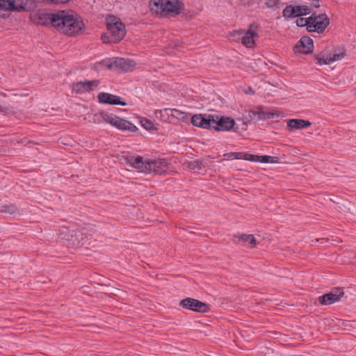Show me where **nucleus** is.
I'll use <instances>...</instances> for the list:
<instances>
[{
    "label": "nucleus",
    "mask_w": 356,
    "mask_h": 356,
    "mask_svg": "<svg viewBox=\"0 0 356 356\" xmlns=\"http://www.w3.org/2000/svg\"><path fill=\"white\" fill-rule=\"evenodd\" d=\"M17 211V207L14 204H8L2 205L0 209V212L14 214Z\"/></svg>",
    "instance_id": "nucleus-25"
},
{
    "label": "nucleus",
    "mask_w": 356,
    "mask_h": 356,
    "mask_svg": "<svg viewBox=\"0 0 356 356\" xmlns=\"http://www.w3.org/2000/svg\"><path fill=\"white\" fill-rule=\"evenodd\" d=\"M190 121L193 126L206 129H212L214 124V115L206 118L202 114H196L191 117Z\"/></svg>",
    "instance_id": "nucleus-13"
},
{
    "label": "nucleus",
    "mask_w": 356,
    "mask_h": 356,
    "mask_svg": "<svg viewBox=\"0 0 356 356\" xmlns=\"http://www.w3.org/2000/svg\"><path fill=\"white\" fill-rule=\"evenodd\" d=\"M310 4L312 6H314L315 8H318L321 6L320 0H312V2Z\"/></svg>",
    "instance_id": "nucleus-35"
},
{
    "label": "nucleus",
    "mask_w": 356,
    "mask_h": 356,
    "mask_svg": "<svg viewBox=\"0 0 356 356\" xmlns=\"http://www.w3.org/2000/svg\"><path fill=\"white\" fill-rule=\"evenodd\" d=\"M235 238L238 239V241L241 242L242 245L247 246L248 248H252L256 245V239L252 234H238L234 235Z\"/></svg>",
    "instance_id": "nucleus-23"
},
{
    "label": "nucleus",
    "mask_w": 356,
    "mask_h": 356,
    "mask_svg": "<svg viewBox=\"0 0 356 356\" xmlns=\"http://www.w3.org/2000/svg\"><path fill=\"white\" fill-rule=\"evenodd\" d=\"M36 3H44L49 5H57L60 3H66L70 1V0H35ZM38 6V4H36Z\"/></svg>",
    "instance_id": "nucleus-28"
},
{
    "label": "nucleus",
    "mask_w": 356,
    "mask_h": 356,
    "mask_svg": "<svg viewBox=\"0 0 356 356\" xmlns=\"http://www.w3.org/2000/svg\"><path fill=\"white\" fill-rule=\"evenodd\" d=\"M8 110L6 102L0 99V112L6 113Z\"/></svg>",
    "instance_id": "nucleus-34"
},
{
    "label": "nucleus",
    "mask_w": 356,
    "mask_h": 356,
    "mask_svg": "<svg viewBox=\"0 0 356 356\" xmlns=\"http://www.w3.org/2000/svg\"><path fill=\"white\" fill-rule=\"evenodd\" d=\"M100 115L104 122L118 129L129 131L131 132H135L138 129L137 127L131 122L124 120L118 116H115L104 111L100 113Z\"/></svg>",
    "instance_id": "nucleus-6"
},
{
    "label": "nucleus",
    "mask_w": 356,
    "mask_h": 356,
    "mask_svg": "<svg viewBox=\"0 0 356 356\" xmlns=\"http://www.w3.org/2000/svg\"><path fill=\"white\" fill-rule=\"evenodd\" d=\"M283 116V113L280 111H264L250 110L248 112L246 117L248 120L257 122L259 120H265Z\"/></svg>",
    "instance_id": "nucleus-7"
},
{
    "label": "nucleus",
    "mask_w": 356,
    "mask_h": 356,
    "mask_svg": "<svg viewBox=\"0 0 356 356\" xmlns=\"http://www.w3.org/2000/svg\"><path fill=\"white\" fill-rule=\"evenodd\" d=\"M314 59L316 61V63L318 65H328V64L330 63V61H328L329 57H327V58H323L319 54L316 55Z\"/></svg>",
    "instance_id": "nucleus-29"
},
{
    "label": "nucleus",
    "mask_w": 356,
    "mask_h": 356,
    "mask_svg": "<svg viewBox=\"0 0 356 356\" xmlns=\"http://www.w3.org/2000/svg\"><path fill=\"white\" fill-rule=\"evenodd\" d=\"M257 158H258V155H254V154H252L243 152V160L257 162V160H258Z\"/></svg>",
    "instance_id": "nucleus-31"
},
{
    "label": "nucleus",
    "mask_w": 356,
    "mask_h": 356,
    "mask_svg": "<svg viewBox=\"0 0 356 356\" xmlns=\"http://www.w3.org/2000/svg\"><path fill=\"white\" fill-rule=\"evenodd\" d=\"M136 62L131 59L124 58H115L107 64L106 67L109 70H121L123 72H129L133 70Z\"/></svg>",
    "instance_id": "nucleus-11"
},
{
    "label": "nucleus",
    "mask_w": 356,
    "mask_h": 356,
    "mask_svg": "<svg viewBox=\"0 0 356 356\" xmlns=\"http://www.w3.org/2000/svg\"><path fill=\"white\" fill-rule=\"evenodd\" d=\"M343 288L334 287L327 293H325L318 298V302L322 305H329L339 301L343 296Z\"/></svg>",
    "instance_id": "nucleus-9"
},
{
    "label": "nucleus",
    "mask_w": 356,
    "mask_h": 356,
    "mask_svg": "<svg viewBox=\"0 0 356 356\" xmlns=\"http://www.w3.org/2000/svg\"><path fill=\"white\" fill-rule=\"evenodd\" d=\"M236 33L241 35V42L247 47H252L254 45V38H258V34L253 31H238Z\"/></svg>",
    "instance_id": "nucleus-20"
},
{
    "label": "nucleus",
    "mask_w": 356,
    "mask_h": 356,
    "mask_svg": "<svg viewBox=\"0 0 356 356\" xmlns=\"http://www.w3.org/2000/svg\"><path fill=\"white\" fill-rule=\"evenodd\" d=\"M125 159L127 163L131 167L140 169L141 172H145L147 170L146 163H147V161H145L142 156H127Z\"/></svg>",
    "instance_id": "nucleus-21"
},
{
    "label": "nucleus",
    "mask_w": 356,
    "mask_h": 356,
    "mask_svg": "<svg viewBox=\"0 0 356 356\" xmlns=\"http://www.w3.org/2000/svg\"><path fill=\"white\" fill-rule=\"evenodd\" d=\"M161 114L164 113L168 115V118L172 119H177L182 121L183 122L188 123L190 121L191 116L188 113L183 112L177 108H164L159 111Z\"/></svg>",
    "instance_id": "nucleus-18"
},
{
    "label": "nucleus",
    "mask_w": 356,
    "mask_h": 356,
    "mask_svg": "<svg viewBox=\"0 0 356 356\" xmlns=\"http://www.w3.org/2000/svg\"><path fill=\"white\" fill-rule=\"evenodd\" d=\"M311 9L307 6H286L282 11L283 17L286 18L299 17L309 15Z\"/></svg>",
    "instance_id": "nucleus-10"
},
{
    "label": "nucleus",
    "mask_w": 356,
    "mask_h": 356,
    "mask_svg": "<svg viewBox=\"0 0 356 356\" xmlns=\"http://www.w3.org/2000/svg\"><path fill=\"white\" fill-rule=\"evenodd\" d=\"M99 80L84 81L72 84V90L76 93L90 92L99 85Z\"/></svg>",
    "instance_id": "nucleus-16"
},
{
    "label": "nucleus",
    "mask_w": 356,
    "mask_h": 356,
    "mask_svg": "<svg viewBox=\"0 0 356 356\" xmlns=\"http://www.w3.org/2000/svg\"><path fill=\"white\" fill-rule=\"evenodd\" d=\"M314 49L313 40L309 36H302L294 47L296 54H309L312 53Z\"/></svg>",
    "instance_id": "nucleus-14"
},
{
    "label": "nucleus",
    "mask_w": 356,
    "mask_h": 356,
    "mask_svg": "<svg viewBox=\"0 0 356 356\" xmlns=\"http://www.w3.org/2000/svg\"><path fill=\"white\" fill-rule=\"evenodd\" d=\"M37 8L35 0H0V11L31 12Z\"/></svg>",
    "instance_id": "nucleus-5"
},
{
    "label": "nucleus",
    "mask_w": 356,
    "mask_h": 356,
    "mask_svg": "<svg viewBox=\"0 0 356 356\" xmlns=\"http://www.w3.org/2000/svg\"><path fill=\"white\" fill-rule=\"evenodd\" d=\"M296 23L298 26H306L308 32L322 33L330 24V19L325 13L319 15L313 13L307 18L299 17L296 19Z\"/></svg>",
    "instance_id": "nucleus-4"
},
{
    "label": "nucleus",
    "mask_w": 356,
    "mask_h": 356,
    "mask_svg": "<svg viewBox=\"0 0 356 356\" xmlns=\"http://www.w3.org/2000/svg\"><path fill=\"white\" fill-rule=\"evenodd\" d=\"M346 51L344 50L337 52L336 51L333 53L332 56L329 57L328 61L331 63L332 62L340 60L346 56Z\"/></svg>",
    "instance_id": "nucleus-27"
},
{
    "label": "nucleus",
    "mask_w": 356,
    "mask_h": 356,
    "mask_svg": "<svg viewBox=\"0 0 356 356\" xmlns=\"http://www.w3.org/2000/svg\"><path fill=\"white\" fill-rule=\"evenodd\" d=\"M140 124H141V126L146 130L151 131V130L156 129V128L154 127V124H153V122L147 118H141Z\"/></svg>",
    "instance_id": "nucleus-26"
},
{
    "label": "nucleus",
    "mask_w": 356,
    "mask_h": 356,
    "mask_svg": "<svg viewBox=\"0 0 356 356\" xmlns=\"http://www.w3.org/2000/svg\"><path fill=\"white\" fill-rule=\"evenodd\" d=\"M204 165H203V163L202 161H200V160H195V161H193L190 163L189 164V167L191 168V169H195V168H197L199 170H201L202 168H203Z\"/></svg>",
    "instance_id": "nucleus-30"
},
{
    "label": "nucleus",
    "mask_w": 356,
    "mask_h": 356,
    "mask_svg": "<svg viewBox=\"0 0 356 356\" xmlns=\"http://www.w3.org/2000/svg\"><path fill=\"white\" fill-rule=\"evenodd\" d=\"M168 162L165 159H159L155 160H147V170L145 172H154L156 175H161L168 170Z\"/></svg>",
    "instance_id": "nucleus-12"
},
{
    "label": "nucleus",
    "mask_w": 356,
    "mask_h": 356,
    "mask_svg": "<svg viewBox=\"0 0 356 356\" xmlns=\"http://www.w3.org/2000/svg\"><path fill=\"white\" fill-rule=\"evenodd\" d=\"M249 90H250L251 94H254V91L251 88H249Z\"/></svg>",
    "instance_id": "nucleus-37"
},
{
    "label": "nucleus",
    "mask_w": 356,
    "mask_h": 356,
    "mask_svg": "<svg viewBox=\"0 0 356 356\" xmlns=\"http://www.w3.org/2000/svg\"><path fill=\"white\" fill-rule=\"evenodd\" d=\"M225 156L234 159H243V152H229L225 154Z\"/></svg>",
    "instance_id": "nucleus-32"
},
{
    "label": "nucleus",
    "mask_w": 356,
    "mask_h": 356,
    "mask_svg": "<svg viewBox=\"0 0 356 356\" xmlns=\"http://www.w3.org/2000/svg\"><path fill=\"white\" fill-rule=\"evenodd\" d=\"M107 32L102 35L104 43H118L126 35L125 25L115 16L106 19Z\"/></svg>",
    "instance_id": "nucleus-2"
},
{
    "label": "nucleus",
    "mask_w": 356,
    "mask_h": 356,
    "mask_svg": "<svg viewBox=\"0 0 356 356\" xmlns=\"http://www.w3.org/2000/svg\"><path fill=\"white\" fill-rule=\"evenodd\" d=\"M179 306L184 309L200 313H205L209 310V305L207 304L192 298H186L181 300L179 302Z\"/></svg>",
    "instance_id": "nucleus-8"
},
{
    "label": "nucleus",
    "mask_w": 356,
    "mask_h": 356,
    "mask_svg": "<svg viewBox=\"0 0 356 356\" xmlns=\"http://www.w3.org/2000/svg\"><path fill=\"white\" fill-rule=\"evenodd\" d=\"M235 124V121L228 117H221L218 119V116H214V124H213L212 129L216 131H229Z\"/></svg>",
    "instance_id": "nucleus-17"
},
{
    "label": "nucleus",
    "mask_w": 356,
    "mask_h": 356,
    "mask_svg": "<svg viewBox=\"0 0 356 356\" xmlns=\"http://www.w3.org/2000/svg\"><path fill=\"white\" fill-rule=\"evenodd\" d=\"M0 97H6V94L3 92H0Z\"/></svg>",
    "instance_id": "nucleus-36"
},
{
    "label": "nucleus",
    "mask_w": 356,
    "mask_h": 356,
    "mask_svg": "<svg viewBox=\"0 0 356 356\" xmlns=\"http://www.w3.org/2000/svg\"><path fill=\"white\" fill-rule=\"evenodd\" d=\"M63 234H65L63 238L68 242L69 245L76 248L83 244L82 242L83 239V235L79 231L68 230L67 232H65Z\"/></svg>",
    "instance_id": "nucleus-19"
},
{
    "label": "nucleus",
    "mask_w": 356,
    "mask_h": 356,
    "mask_svg": "<svg viewBox=\"0 0 356 356\" xmlns=\"http://www.w3.org/2000/svg\"><path fill=\"white\" fill-rule=\"evenodd\" d=\"M31 11L30 19L35 24L42 26L51 25L58 31L73 36L83 31L85 25L80 17L70 15L65 10H59L56 13H47L42 10Z\"/></svg>",
    "instance_id": "nucleus-1"
},
{
    "label": "nucleus",
    "mask_w": 356,
    "mask_h": 356,
    "mask_svg": "<svg viewBox=\"0 0 356 356\" xmlns=\"http://www.w3.org/2000/svg\"><path fill=\"white\" fill-rule=\"evenodd\" d=\"M257 162L263 163H277L279 162V158L277 156H272L268 155L259 156Z\"/></svg>",
    "instance_id": "nucleus-24"
},
{
    "label": "nucleus",
    "mask_w": 356,
    "mask_h": 356,
    "mask_svg": "<svg viewBox=\"0 0 356 356\" xmlns=\"http://www.w3.org/2000/svg\"><path fill=\"white\" fill-rule=\"evenodd\" d=\"M98 102L101 104L108 105L126 106L127 102L121 97L107 92H100L98 96Z\"/></svg>",
    "instance_id": "nucleus-15"
},
{
    "label": "nucleus",
    "mask_w": 356,
    "mask_h": 356,
    "mask_svg": "<svg viewBox=\"0 0 356 356\" xmlns=\"http://www.w3.org/2000/svg\"><path fill=\"white\" fill-rule=\"evenodd\" d=\"M312 123L305 120L302 119H290L287 122L286 129L288 131H292L293 129H301L310 127Z\"/></svg>",
    "instance_id": "nucleus-22"
},
{
    "label": "nucleus",
    "mask_w": 356,
    "mask_h": 356,
    "mask_svg": "<svg viewBox=\"0 0 356 356\" xmlns=\"http://www.w3.org/2000/svg\"><path fill=\"white\" fill-rule=\"evenodd\" d=\"M184 3L179 0H150L149 8L152 13L161 16L175 17L184 9Z\"/></svg>",
    "instance_id": "nucleus-3"
},
{
    "label": "nucleus",
    "mask_w": 356,
    "mask_h": 356,
    "mask_svg": "<svg viewBox=\"0 0 356 356\" xmlns=\"http://www.w3.org/2000/svg\"><path fill=\"white\" fill-rule=\"evenodd\" d=\"M280 3V0H268L266 5L268 8H273L277 6Z\"/></svg>",
    "instance_id": "nucleus-33"
}]
</instances>
